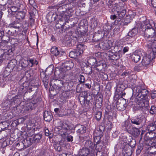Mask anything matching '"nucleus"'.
<instances>
[{"label": "nucleus", "instance_id": "nucleus-1", "mask_svg": "<svg viewBox=\"0 0 156 156\" xmlns=\"http://www.w3.org/2000/svg\"><path fill=\"white\" fill-rule=\"evenodd\" d=\"M133 91L136 93L137 97L140 99L146 98L148 91L146 89H143L140 86H137L132 89Z\"/></svg>", "mask_w": 156, "mask_h": 156}, {"label": "nucleus", "instance_id": "nucleus-2", "mask_svg": "<svg viewBox=\"0 0 156 156\" xmlns=\"http://www.w3.org/2000/svg\"><path fill=\"white\" fill-rule=\"evenodd\" d=\"M101 128H103V127L102 126H100L99 128V130L97 129L95 131L94 133L95 137L94 138V143H96V147H99V145L101 143L100 141L101 137L103 136V131H104V128L101 129Z\"/></svg>", "mask_w": 156, "mask_h": 156}, {"label": "nucleus", "instance_id": "nucleus-3", "mask_svg": "<svg viewBox=\"0 0 156 156\" xmlns=\"http://www.w3.org/2000/svg\"><path fill=\"white\" fill-rule=\"evenodd\" d=\"M149 134H150V133H148L146 134L145 139L147 140L146 144L150 146H154L156 148V136L153 137L152 135H149Z\"/></svg>", "mask_w": 156, "mask_h": 156}, {"label": "nucleus", "instance_id": "nucleus-4", "mask_svg": "<svg viewBox=\"0 0 156 156\" xmlns=\"http://www.w3.org/2000/svg\"><path fill=\"white\" fill-rule=\"evenodd\" d=\"M144 35L147 41L149 38H150L151 41H153V39L155 38V37H156L155 30L153 29L146 30Z\"/></svg>", "mask_w": 156, "mask_h": 156}, {"label": "nucleus", "instance_id": "nucleus-5", "mask_svg": "<svg viewBox=\"0 0 156 156\" xmlns=\"http://www.w3.org/2000/svg\"><path fill=\"white\" fill-rule=\"evenodd\" d=\"M126 99L123 98L119 99L116 103V107L119 111H123L127 107Z\"/></svg>", "mask_w": 156, "mask_h": 156}, {"label": "nucleus", "instance_id": "nucleus-6", "mask_svg": "<svg viewBox=\"0 0 156 156\" xmlns=\"http://www.w3.org/2000/svg\"><path fill=\"white\" fill-rule=\"evenodd\" d=\"M17 63V61L15 59H12L10 61L5 68V73L7 72L8 73L7 74L9 75V74L12 71Z\"/></svg>", "mask_w": 156, "mask_h": 156}, {"label": "nucleus", "instance_id": "nucleus-7", "mask_svg": "<svg viewBox=\"0 0 156 156\" xmlns=\"http://www.w3.org/2000/svg\"><path fill=\"white\" fill-rule=\"evenodd\" d=\"M37 90L38 87L37 85H34L31 87H30L27 91L24 93L23 98H24L27 95L29 94L30 93H31V95H32V98H34L36 96Z\"/></svg>", "mask_w": 156, "mask_h": 156}, {"label": "nucleus", "instance_id": "nucleus-8", "mask_svg": "<svg viewBox=\"0 0 156 156\" xmlns=\"http://www.w3.org/2000/svg\"><path fill=\"white\" fill-rule=\"evenodd\" d=\"M155 55H151L150 54L148 56L144 57L141 62V64L144 67H148L149 65L151 60L155 58Z\"/></svg>", "mask_w": 156, "mask_h": 156}, {"label": "nucleus", "instance_id": "nucleus-9", "mask_svg": "<svg viewBox=\"0 0 156 156\" xmlns=\"http://www.w3.org/2000/svg\"><path fill=\"white\" fill-rule=\"evenodd\" d=\"M74 66V64L73 62L70 60H67L64 63H62V66L63 68H61L60 70L61 71H63V70H65V69L66 70H69L73 68Z\"/></svg>", "mask_w": 156, "mask_h": 156}, {"label": "nucleus", "instance_id": "nucleus-10", "mask_svg": "<svg viewBox=\"0 0 156 156\" xmlns=\"http://www.w3.org/2000/svg\"><path fill=\"white\" fill-rule=\"evenodd\" d=\"M141 56H143L140 51H136L130 55L132 59L135 63H137L140 60Z\"/></svg>", "mask_w": 156, "mask_h": 156}, {"label": "nucleus", "instance_id": "nucleus-11", "mask_svg": "<svg viewBox=\"0 0 156 156\" xmlns=\"http://www.w3.org/2000/svg\"><path fill=\"white\" fill-rule=\"evenodd\" d=\"M149 105V100L147 98L140 99L138 102V105L136 107L138 109H141L144 107L147 108Z\"/></svg>", "mask_w": 156, "mask_h": 156}, {"label": "nucleus", "instance_id": "nucleus-12", "mask_svg": "<svg viewBox=\"0 0 156 156\" xmlns=\"http://www.w3.org/2000/svg\"><path fill=\"white\" fill-rule=\"evenodd\" d=\"M4 31L6 34L9 35L16 36L17 35V33L16 30L9 24V26H6L4 28Z\"/></svg>", "mask_w": 156, "mask_h": 156}, {"label": "nucleus", "instance_id": "nucleus-13", "mask_svg": "<svg viewBox=\"0 0 156 156\" xmlns=\"http://www.w3.org/2000/svg\"><path fill=\"white\" fill-rule=\"evenodd\" d=\"M51 52L52 55L56 56H61L63 53H64V51H61L60 48L55 47H53L51 49Z\"/></svg>", "mask_w": 156, "mask_h": 156}, {"label": "nucleus", "instance_id": "nucleus-14", "mask_svg": "<svg viewBox=\"0 0 156 156\" xmlns=\"http://www.w3.org/2000/svg\"><path fill=\"white\" fill-rule=\"evenodd\" d=\"M127 132L134 136H137L140 134V131L137 128L130 126V128L127 129Z\"/></svg>", "mask_w": 156, "mask_h": 156}, {"label": "nucleus", "instance_id": "nucleus-15", "mask_svg": "<svg viewBox=\"0 0 156 156\" xmlns=\"http://www.w3.org/2000/svg\"><path fill=\"white\" fill-rule=\"evenodd\" d=\"M79 154L81 156H93L94 155L93 152L91 151V153H90L89 150L86 147L85 148H83L82 149L80 150Z\"/></svg>", "mask_w": 156, "mask_h": 156}, {"label": "nucleus", "instance_id": "nucleus-16", "mask_svg": "<svg viewBox=\"0 0 156 156\" xmlns=\"http://www.w3.org/2000/svg\"><path fill=\"white\" fill-rule=\"evenodd\" d=\"M106 66V64L102 61H99L97 62L94 68L95 70L100 72L104 69Z\"/></svg>", "mask_w": 156, "mask_h": 156}, {"label": "nucleus", "instance_id": "nucleus-17", "mask_svg": "<svg viewBox=\"0 0 156 156\" xmlns=\"http://www.w3.org/2000/svg\"><path fill=\"white\" fill-rule=\"evenodd\" d=\"M84 146L85 147L88 148H90L91 149L92 152L94 153L95 150L97 148L95 147V144L90 140H87L86 141Z\"/></svg>", "mask_w": 156, "mask_h": 156}, {"label": "nucleus", "instance_id": "nucleus-18", "mask_svg": "<svg viewBox=\"0 0 156 156\" xmlns=\"http://www.w3.org/2000/svg\"><path fill=\"white\" fill-rule=\"evenodd\" d=\"M136 96V97L132 96L130 98L129 102L128 103V105L129 106H131L134 105L136 107V105H138V102H139V98Z\"/></svg>", "mask_w": 156, "mask_h": 156}, {"label": "nucleus", "instance_id": "nucleus-19", "mask_svg": "<svg viewBox=\"0 0 156 156\" xmlns=\"http://www.w3.org/2000/svg\"><path fill=\"white\" fill-rule=\"evenodd\" d=\"M69 96V94L68 92L63 91L59 95V101L61 102H63L68 99Z\"/></svg>", "mask_w": 156, "mask_h": 156}, {"label": "nucleus", "instance_id": "nucleus-20", "mask_svg": "<svg viewBox=\"0 0 156 156\" xmlns=\"http://www.w3.org/2000/svg\"><path fill=\"white\" fill-rule=\"evenodd\" d=\"M43 116L44 120L47 122L50 121L53 118L52 113L47 111L44 112Z\"/></svg>", "mask_w": 156, "mask_h": 156}, {"label": "nucleus", "instance_id": "nucleus-21", "mask_svg": "<svg viewBox=\"0 0 156 156\" xmlns=\"http://www.w3.org/2000/svg\"><path fill=\"white\" fill-rule=\"evenodd\" d=\"M14 29L17 28L20 30H22V24L21 23L19 20H15L9 24Z\"/></svg>", "mask_w": 156, "mask_h": 156}, {"label": "nucleus", "instance_id": "nucleus-22", "mask_svg": "<svg viewBox=\"0 0 156 156\" xmlns=\"http://www.w3.org/2000/svg\"><path fill=\"white\" fill-rule=\"evenodd\" d=\"M36 105L35 103L31 102H29L26 104L24 108V111L26 112L31 110L33 108H35Z\"/></svg>", "mask_w": 156, "mask_h": 156}, {"label": "nucleus", "instance_id": "nucleus-23", "mask_svg": "<svg viewBox=\"0 0 156 156\" xmlns=\"http://www.w3.org/2000/svg\"><path fill=\"white\" fill-rule=\"evenodd\" d=\"M75 130L78 133L83 134L85 133L86 131V127L81 125H77L75 127Z\"/></svg>", "mask_w": 156, "mask_h": 156}, {"label": "nucleus", "instance_id": "nucleus-24", "mask_svg": "<svg viewBox=\"0 0 156 156\" xmlns=\"http://www.w3.org/2000/svg\"><path fill=\"white\" fill-rule=\"evenodd\" d=\"M100 48L103 50H108L110 49L111 46L108 42H102L99 44Z\"/></svg>", "mask_w": 156, "mask_h": 156}, {"label": "nucleus", "instance_id": "nucleus-25", "mask_svg": "<svg viewBox=\"0 0 156 156\" xmlns=\"http://www.w3.org/2000/svg\"><path fill=\"white\" fill-rule=\"evenodd\" d=\"M156 129V127H155V126H154V125L153 124V123L148 125L147 127V130L148 131V132L147 133H150V134H149V135H152L153 134L154 135L155 134L154 133H153V132Z\"/></svg>", "mask_w": 156, "mask_h": 156}, {"label": "nucleus", "instance_id": "nucleus-26", "mask_svg": "<svg viewBox=\"0 0 156 156\" xmlns=\"http://www.w3.org/2000/svg\"><path fill=\"white\" fill-rule=\"evenodd\" d=\"M33 143L32 138L29 137L23 141L22 144L26 147H28L31 145Z\"/></svg>", "mask_w": 156, "mask_h": 156}, {"label": "nucleus", "instance_id": "nucleus-27", "mask_svg": "<svg viewBox=\"0 0 156 156\" xmlns=\"http://www.w3.org/2000/svg\"><path fill=\"white\" fill-rule=\"evenodd\" d=\"M42 136V135L40 133H37L35 135L31 138L32 141L35 143H38L40 142V140Z\"/></svg>", "mask_w": 156, "mask_h": 156}, {"label": "nucleus", "instance_id": "nucleus-28", "mask_svg": "<svg viewBox=\"0 0 156 156\" xmlns=\"http://www.w3.org/2000/svg\"><path fill=\"white\" fill-rule=\"evenodd\" d=\"M61 127L63 130L67 131L72 130L73 126L72 125H68L65 122H63L62 123Z\"/></svg>", "mask_w": 156, "mask_h": 156}, {"label": "nucleus", "instance_id": "nucleus-29", "mask_svg": "<svg viewBox=\"0 0 156 156\" xmlns=\"http://www.w3.org/2000/svg\"><path fill=\"white\" fill-rule=\"evenodd\" d=\"M83 96H80L79 97V100L81 102H82L83 103H85L86 98H87L88 95L87 91H83L82 92Z\"/></svg>", "mask_w": 156, "mask_h": 156}, {"label": "nucleus", "instance_id": "nucleus-30", "mask_svg": "<svg viewBox=\"0 0 156 156\" xmlns=\"http://www.w3.org/2000/svg\"><path fill=\"white\" fill-rule=\"evenodd\" d=\"M87 62L88 64L94 67L98 62L96 58L91 57L88 58Z\"/></svg>", "mask_w": 156, "mask_h": 156}, {"label": "nucleus", "instance_id": "nucleus-31", "mask_svg": "<svg viewBox=\"0 0 156 156\" xmlns=\"http://www.w3.org/2000/svg\"><path fill=\"white\" fill-rule=\"evenodd\" d=\"M64 83L63 81L62 80H56L54 81V84L55 86H56V88L58 87L59 89L63 87Z\"/></svg>", "mask_w": 156, "mask_h": 156}, {"label": "nucleus", "instance_id": "nucleus-32", "mask_svg": "<svg viewBox=\"0 0 156 156\" xmlns=\"http://www.w3.org/2000/svg\"><path fill=\"white\" fill-rule=\"evenodd\" d=\"M69 56L71 58H76L80 55L78 54V52H77V51L75 49L70 52Z\"/></svg>", "mask_w": 156, "mask_h": 156}, {"label": "nucleus", "instance_id": "nucleus-33", "mask_svg": "<svg viewBox=\"0 0 156 156\" xmlns=\"http://www.w3.org/2000/svg\"><path fill=\"white\" fill-rule=\"evenodd\" d=\"M68 27L67 26H63V25H60L59 24L57 23L56 24V28H61V30H60V32H65L66 30V29L67 28H69V27H72V26H69V25H67Z\"/></svg>", "mask_w": 156, "mask_h": 156}, {"label": "nucleus", "instance_id": "nucleus-34", "mask_svg": "<svg viewBox=\"0 0 156 156\" xmlns=\"http://www.w3.org/2000/svg\"><path fill=\"white\" fill-rule=\"evenodd\" d=\"M26 12L23 11L18 12L16 14V17L17 19L19 20L23 19L25 16Z\"/></svg>", "mask_w": 156, "mask_h": 156}, {"label": "nucleus", "instance_id": "nucleus-35", "mask_svg": "<svg viewBox=\"0 0 156 156\" xmlns=\"http://www.w3.org/2000/svg\"><path fill=\"white\" fill-rule=\"evenodd\" d=\"M54 147L55 149L58 152H60L62 150V145L60 143H57L54 144Z\"/></svg>", "mask_w": 156, "mask_h": 156}, {"label": "nucleus", "instance_id": "nucleus-36", "mask_svg": "<svg viewBox=\"0 0 156 156\" xmlns=\"http://www.w3.org/2000/svg\"><path fill=\"white\" fill-rule=\"evenodd\" d=\"M84 48L83 46L81 44H79L77 46V49H76L80 56L83 52Z\"/></svg>", "mask_w": 156, "mask_h": 156}, {"label": "nucleus", "instance_id": "nucleus-37", "mask_svg": "<svg viewBox=\"0 0 156 156\" xmlns=\"http://www.w3.org/2000/svg\"><path fill=\"white\" fill-rule=\"evenodd\" d=\"M85 72L88 74H91L92 73L91 67L89 66H87L84 68Z\"/></svg>", "mask_w": 156, "mask_h": 156}, {"label": "nucleus", "instance_id": "nucleus-38", "mask_svg": "<svg viewBox=\"0 0 156 156\" xmlns=\"http://www.w3.org/2000/svg\"><path fill=\"white\" fill-rule=\"evenodd\" d=\"M131 121L132 123L138 125L141 123L142 121L141 119L137 118L135 119H132Z\"/></svg>", "mask_w": 156, "mask_h": 156}, {"label": "nucleus", "instance_id": "nucleus-39", "mask_svg": "<svg viewBox=\"0 0 156 156\" xmlns=\"http://www.w3.org/2000/svg\"><path fill=\"white\" fill-rule=\"evenodd\" d=\"M102 112L101 111L97 112L95 114V117L96 120L98 121L100 120L102 117Z\"/></svg>", "mask_w": 156, "mask_h": 156}, {"label": "nucleus", "instance_id": "nucleus-40", "mask_svg": "<svg viewBox=\"0 0 156 156\" xmlns=\"http://www.w3.org/2000/svg\"><path fill=\"white\" fill-rule=\"evenodd\" d=\"M137 32V29L136 28H135L132 29L131 31L129 32L127 34V35L131 37L133 35H134Z\"/></svg>", "mask_w": 156, "mask_h": 156}, {"label": "nucleus", "instance_id": "nucleus-41", "mask_svg": "<svg viewBox=\"0 0 156 156\" xmlns=\"http://www.w3.org/2000/svg\"><path fill=\"white\" fill-rule=\"evenodd\" d=\"M118 6L117 4L115 3L113 8L111 9V12L115 14V12H117V14L118 13L119 11L117 10Z\"/></svg>", "mask_w": 156, "mask_h": 156}, {"label": "nucleus", "instance_id": "nucleus-42", "mask_svg": "<svg viewBox=\"0 0 156 156\" xmlns=\"http://www.w3.org/2000/svg\"><path fill=\"white\" fill-rule=\"evenodd\" d=\"M126 13V9H124L122 10L119 13V12L118 15L119 17V19L120 18H123L125 16Z\"/></svg>", "mask_w": 156, "mask_h": 156}, {"label": "nucleus", "instance_id": "nucleus-43", "mask_svg": "<svg viewBox=\"0 0 156 156\" xmlns=\"http://www.w3.org/2000/svg\"><path fill=\"white\" fill-rule=\"evenodd\" d=\"M123 144V147H123L122 154L123 156H126L127 155H126V154H127V152H126V142H124Z\"/></svg>", "mask_w": 156, "mask_h": 156}, {"label": "nucleus", "instance_id": "nucleus-44", "mask_svg": "<svg viewBox=\"0 0 156 156\" xmlns=\"http://www.w3.org/2000/svg\"><path fill=\"white\" fill-rule=\"evenodd\" d=\"M150 113L151 115L156 113V107L154 106H152L150 110Z\"/></svg>", "mask_w": 156, "mask_h": 156}, {"label": "nucleus", "instance_id": "nucleus-45", "mask_svg": "<svg viewBox=\"0 0 156 156\" xmlns=\"http://www.w3.org/2000/svg\"><path fill=\"white\" fill-rule=\"evenodd\" d=\"M67 131H62L61 130H59L58 133L62 136L64 138H66V137Z\"/></svg>", "mask_w": 156, "mask_h": 156}, {"label": "nucleus", "instance_id": "nucleus-46", "mask_svg": "<svg viewBox=\"0 0 156 156\" xmlns=\"http://www.w3.org/2000/svg\"><path fill=\"white\" fill-rule=\"evenodd\" d=\"M112 55H110L108 56L109 57L110 59L115 60L117 59L119 57L118 56H117L116 55H115V54H114L113 53H112Z\"/></svg>", "mask_w": 156, "mask_h": 156}, {"label": "nucleus", "instance_id": "nucleus-47", "mask_svg": "<svg viewBox=\"0 0 156 156\" xmlns=\"http://www.w3.org/2000/svg\"><path fill=\"white\" fill-rule=\"evenodd\" d=\"M136 144V141L135 140H133L131 142L127 143V144L131 148L135 147Z\"/></svg>", "mask_w": 156, "mask_h": 156}, {"label": "nucleus", "instance_id": "nucleus-48", "mask_svg": "<svg viewBox=\"0 0 156 156\" xmlns=\"http://www.w3.org/2000/svg\"><path fill=\"white\" fill-rule=\"evenodd\" d=\"M100 76L104 80H106L108 79V76L107 74L105 73H101L100 74Z\"/></svg>", "mask_w": 156, "mask_h": 156}, {"label": "nucleus", "instance_id": "nucleus-49", "mask_svg": "<svg viewBox=\"0 0 156 156\" xmlns=\"http://www.w3.org/2000/svg\"><path fill=\"white\" fill-rule=\"evenodd\" d=\"M85 80V78L83 75H80L79 81L80 83H84Z\"/></svg>", "mask_w": 156, "mask_h": 156}, {"label": "nucleus", "instance_id": "nucleus-50", "mask_svg": "<svg viewBox=\"0 0 156 156\" xmlns=\"http://www.w3.org/2000/svg\"><path fill=\"white\" fill-rule=\"evenodd\" d=\"M127 15L130 16V20H132L134 16V13L131 10L128 11Z\"/></svg>", "mask_w": 156, "mask_h": 156}, {"label": "nucleus", "instance_id": "nucleus-51", "mask_svg": "<svg viewBox=\"0 0 156 156\" xmlns=\"http://www.w3.org/2000/svg\"><path fill=\"white\" fill-rule=\"evenodd\" d=\"M45 135L47 136H49V138H51L52 136V134L49 133V131L48 129H47L45 131Z\"/></svg>", "mask_w": 156, "mask_h": 156}, {"label": "nucleus", "instance_id": "nucleus-52", "mask_svg": "<svg viewBox=\"0 0 156 156\" xmlns=\"http://www.w3.org/2000/svg\"><path fill=\"white\" fill-rule=\"evenodd\" d=\"M9 43V41H6L5 40H2V41L0 42L1 47H4L6 45Z\"/></svg>", "mask_w": 156, "mask_h": 156}, {"label": "nucleus", "instance_id": "nucleus-53", "mask_svg": "<svg viewBox=\"0 0 156 156\" xmlns=\"http://www.w3.org/2000/svg\"><path fill=\"white\" fill-rule=\"evenodd\" d=\"M114 0H110L108 1L107 4L109 8L112 7V6L114 4Z\"/></svg>", "mask_w": 156, "mask_h": 156}, {"label": "nucleus", "instance_id": "nucleus-54", "mask_svg": "<svg viewBox=\"0 0 156 156\" xmlns=\"http://www.w3.org/2000/svg\"><path fill=\"white\" fill-rule=\"evenodd\" d=\"M9 8L11 11L13 12H16L18 10V8L15 6H11Z\"/></svg>", "mask_w": 156, "mask_h": 156}, {"label": "nucleus", "instance_id": "nucleus-55", "mask_svg": "<svg viewBox=\"0 0 156 156\" xmlns=\"http://www.w3.org/2000/svg\"><path fill=\"white\" fill-rule=\"evenodd\" d=\"M68 39L69 40V41H67V43H69V44H70L71 45H74V41L72 39V38L70 37H69Z\"/></svg>", "mask_w": 156, "mask_h": 156}, {"label": "nucleus", "instance_id": "nucleus-56", "mask_svg": "<svg viewBox=\"0 0 156 156\" xmlns=\"http://www.w3.org/2000/svg\"><path fill=\"white\" fill-rule=\"evenodd\" d=\"M108 32V30H107L106 29L104 30V29H101L100 30H99L98 31V33L99 34H102L104 32V34L106 33V32Z\"/></svg>", "mask_w": 156, "mask_h": 156}, {"label": "nucleus", "instance_id": "nucleus-57", "mask_svg": "<svg viewBox=\"0 0 156 156\" xmlns=\"http://www.w3.org/2000/svg\"><path fill=\"white\" fill-rule=\"evenodd\" d=\"M43 82L44 83V85L46 88H47L48 87V80L46 79H44L42 80Z\"/></svg>", "mask_w": 156, "mask_h": 156}, {"label": "nucleus", "instance_id": "nucleus-58", "mask_svg": "<svg viewBox=\"0 0 156 156\" xmlns=\"http://www.w3.org/2000/svg\"><path fill=\"white\" fill-rule=\"evenodd\" d=\"M98 24L97 22L96 21L94 20L92 21L91 23V27L93 28H94L96 27Z\"/></svg>", "mask_w": 156, "mask_h": 156}, {"label": "nucleus", "instance_id": "nucleus-59", "mask_svg": "<svg viewBox=\"0 0 156 156\" xmlns=\"http://www.w3.org/2000/svg\"><path fill=\"white\" fill-rule=\"evenodd\" d=\"M66 137L68 142H72L73 140V137L71 135H68Z\"/></svg>", "mask_w": 156, "mask_h": 156}, {"label": "nucleus", "instance_id": "nucleus-60", "mask_svg": "<svg viewBox=\"0 0 156 156\" xmlns=\"http://www.w3.org/2000/svg\"><path fill=\"white\" fill-rule=\"evenodd\" d=\"M1 40H5L9 42L10 40V38L8 36H4L3 37L1 38Z\"/></svg>", "mask_w": 156, "mask_h": 156}, {"label": "nucleus", "instance_id": "nucleus-61", "mask_svg": "<svg viewBox=\"0 0 156 156\" xmlns=\"http://www.w3.org/2000/svg\"><path fill=\"white\" fill-rule=\"evenodd\" d=\"M29 18L30 25L31 26H32L34 23V18L29 17Z\"/></svg>", "mask_w": 156, "mask_h": 156}, {"label": "nucleus", "instance_id": "nucleus-62", "mask_svg": "<svg viewBox=\"0 0 156 156\" xmlns=\"http://www.w3.org/2000/svg\"><path fill=\"white\" fill-rule=\"evenodd\" d=\"M67 23L66 22L65 23H62V19H59L58 22V23L60 25H63L62 26H67V25L66 23Z\"/></svg>", "mask_w": 156, "mask_h": 156}, {"label": "nucleus", "instance_id": "nucleus-63", "mask_svg": "<svg viewBox=\"0 0 156 156\" xmlns=\"http://www.w3.org/2000/svg\"><path fill=\"white\" fill-rule=\"evenodd\" d=\"M96 156H104L102 152L100 151H98L96 153Z\"/></svg>", "mask_w": 156, "mask_h": 156}, {"label": "nucleus", "instance_id": "nucleus-64", "mask_svg": "<svg viewBox=\"0 0 156 156\" xmlns=\"http://www.w3.org/2000/svg\"><path fill=\"white\" fill-rule=\"evenodd\" d=\"M151 3L153 7L156 8V0H151Z\"/></svg>", "mask_w": 156, "mask_h": 156}]
</instances>
